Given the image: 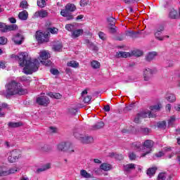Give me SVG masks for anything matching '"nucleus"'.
Here are the masks:
<instances>
[{"mask_svg": "<svg viewBox=\"0 0 180 180\" xmlns=\"http://www.w3.org/2000/svg\"><path fill=\"white\" fill-rule=\"evenodd\" d=\"M48 95L50 98H53L54 99H61L60 93H49Z\"/></svg>", "mask_w": 180, "mask_h": 180, "instance_id": "obj_34", "label": "nucleus"}, {"mask_svg": "<svg viewBox=\"0 0 180 180\" xmlns=\"http://www.w3.org/2000/svg\"><path fill=\"white\" fill-rule=\"evenodd\" d=\"M91 66L94 70H98V68H101V63L98 62V60H92L91 62Z\"/></svg>", "mask_w": 180, "mask_h": 180, "instance_id": "obj_32", "label": "nucleus"}, {"mask_svg": "<svg viewBox=\"0 0 180 180\" xmlns=\"http://www.w3.org/2000/svg\"><path fill=\"white\" fill-rule=\"evenodd\" d=\"M49 131L50 133H57V129L54 127H50Z\"/></svg>", "mask_w": 180, "mask_h": 180, "instance_id": "obj_55", "label": "nucleus"}, {"mask_svg": "<svg viewBox=\"0 0 180 180\" xmlns=\"http://www.w3.org/2000/svg\"><path fill=\"white\" fill-rule=\"evenodd\" d=\"M7 41L8 39L5 37H0V44H5Z\"/></svg>", "mask_w": 180, "mask_h": 180, "instance_id": "obj_52", "label": "nucleus"}, {"mask_svg": "<svg viewBox=\"0 0 180 180\" xmlns=\"http://www.w3.org/2000/svg\"><path fill=\"white\" fill-rule=\"evenodd\" d=\"M77 10V6L73 4H68L65 6V8L61 10L60 15L63 18H66L67 20H72L74 16L70 12H74Z\"/></svg>", "mask_w": 180, "mask_h": 180, "instance_id": "obj_5", "label": "nucleus"}, {"mask_svg": "<svg viewBox=\"0 0 180 180\" xmlns=\"http://www.w3.org/2000/svg\"><path fill=\"white\" fill-rule=\"evenodd\" d=\"M129 159L130 160H136V155L133 153H129Z\"/></svg>", "mask_w": 180, "mask_h": 180, "instance_id": "obj_59", "label": "nucleus"}, {"mask_svg": "<svg viewBox=\"0 0 180 180\" xmlns=\"http://www.w3.org/2000/svg\"><path fill=\"white\" fill-rule=\"evenodd\" d=\"M68 67H71L72 68H78L79 67V63L75 60H70L67 63Z\"/></svg>", "mask_w": 180, "mask_h": 180, "instance_id": "obj_27", "label": "nucleus"}, {"mask_svg": "<svg viewBox=\"0 0 180 180\" xmlns=\"http://www.w3.org/2000/svg\"><path fill=\"white\" fill-rule=\"evenodd\" d=\"M108 22H110V26H114L115 23H116V19L113 17H110L108 18Z\"/></svg>", "mask_w": 180, "mask_h": 180, "instance_id": "obj_43", "label": "nucleus"}, {"mask_svg": "<svg viewBox=\"0 0 180 180\" xmlns=\"http://www.w3.org/2000/svg\"><path fill=\"white\" fill-rule=\"evenodd\" d=\"M50 168H51V165L50 163H46L41 167L38 168L37 169V172H43L44 171H47V169H50Z\"/></svg>", "mask_w": 180, "mask_h": 180, "instance_id": "obj_23", "label": "nucleus"}, {"mask_svg": "<svg viewBox=\"0 0 180 180\" xmlns=\"http://www.w3.org/2000/svg\"><path fill=\"white\" fill-rule=\"evenodd\" d=\"M164 30H165V27H164V25H158L154 30L155 37L158 40H160V41H162V40H164V37L161 35L162 34V32H164Z\"/></svg>", "mask_w": 180, "mask_h": 180, "instance_id": "obj_8", "label": "nucleus"}, {"mask_svg": "<svg viewBox=\"0 0 180 180\" xmlns=\"http://www.w3.org/2000/svg\"><path fill=\"white\" fill-rule=\"evenodd\" d=\"M103 126H105V124L103 123V122H97L94 126V129L95 130L98 129H102V127H103Z\"/></svg>", "mask_w": 180, "mask_h": 180, "instance_id": "obj_37", "label": "nucleus"}, {"mask_svg": "<svg viewBox=\"0 0 180 180\" xmlns=\"http://www.w3.org/2000/svg\"><path fill=\"white\" fill-rule=\"evenodd\" d=\"M23 40H25V37L22 33H18L13 37V41L15 44L20 45L23 43Z\"/></svg>", "mask_w": 180, "mask_h": 180, "instance_id": "obj_14", "label": "nucleus"}, {"mask_svg": "<svg viewBox=\"0 0 180 180\" xmlns=\"http://www.w3.org/2000/svg\"><path fill=\"white\" fill-rule=\"evenodd\" d=\"M89 2V0H81L80 1V6H86L88 5V3Z\"/></svg>", "mask_w": 180, "mask_h": 180, "instance_id": "obj_51", "label": "nucleus"}, {"mask_svg": "<svg viewBox=\"0 0 180 180\" xmlns=\"http://www.w3.org/2000/svg\"><path fill=\"white\" fill-rule=\"evenodd\" d=\"M110 157H115L117 160H119V161H122L123 160V155H119V154H115L112 153L110 154Z\"/></svg>", "mask_w": 180, "mask_h": 180, "instance_id": "obj_38", "label": "nucleus"}, {"mask_svg": "<svg viewBox=\"0 0 180 180\" xmlns=\"http://www.w3.org/2000/svg\"><path fill=\"white\" fill-rule=\"evenodd\" d=\"M58 150L59 151H68L70 154L74 153L72 146L70 143H61L58 145Z\"/></svg>", "mask_w": 180, "mask_h": 180, "instance_id": "obj_10", "label": "nucleus"}, {"mask_svg": "<svg viewBox=\"0 0 180 180\" xmlns=\"http://www.w3.org/2000/svg\"><path fill=\"white\" fill-rule=\"evenodd\" d=\"M52 49L54 51H63V42H61L60 41H54Z\"/></svg>", "mask_w": 180, "mask_h": 180, "instance_id": "obj_17", "label": "nucleus"}, {"mask_svg": "<svg viewBox=\"0 0 180 180\" xmlns=\"http://www.w3.org/2000/svg\"><path fill=\"white\" fill-rule=\"evenodd\" d=\"M27 18H29V13L26 10L20 12L18 14L20 20H27Z\"/></svg>", "mask_w": 180, "mask_h": 180, "instance_id": "obj_19", "label": "nucleus"}, {"mask_svg": "<svg viewBox=\"0 0 180 180\" xmlns=\"http://www.w3.org/2000/svg\"><path fill=\"white\" fill-rule=\"evenodd\" d=\"M136 34L137 32H134V31H127L126 32V35L129 36V37H134V35Z\"/></svg>", "mask_w": 180, "mask_h": 180, "instance_id": "obj_47", "label": "nucleus"}, {"mask_svg": "<svg viewBox=\"0 0 180 180\" xmlns=\"http://www.w3.org/2000/svg\"><path fill=\"white\" fill-rule=\"evenodd\" d=\"M41 64L44 65H46V67H50L51 65V62L50 60L46 59L45 60H41Z\"/></svg>", "mask_w": 180, "mask_h": 180, "instance_id": "obj_44", "label": "nucleus"}, {"mask_svg": "<svg viewBox=\"0 0 180 180\" xmlns=\"http://www.w3.org/2000/svg\"><path fill=\"white\" fill-rule=\"evenodd\" d=\"M125 171H130V169H134V164H129L124 167Z\"/></svg>", "mask_w": 180, "mask_h": 180, "instance_id": "obj_41", "label": "nucleus"}, {"mask_svg": "<svg viewBox=\"0 0 180 180\" xmlns=\"http://www.w3.org/2000/svg\"><path fill=\"white\" fill-rule=\"evenodd\" d=\"M116 56L119 58H127V57H130V53L120 51L117 53Z\"/></svg>", "mask_w": 180, "mask_h": 180, "instance_id": "obj_29", "label": "nucleus"}, {"mask_svg": "<svg viewBox=\"0 0 180 180\" xmlns=\"http://www.w3.org/2000/svg\"><path fill=\"white\" fill-rule=\"evenodd\" d=\"M149 109L151 111L145 110L139 113L134 118V122L135 123H140V120L141 119H146V117H155V114L153 113V112H157V110H160V109H161V104L152 105L149 108Z\"/></svg>", "mask_w": 180, "mask_h": 180, "instance_id": "obj_4", "label": "nucleus"}, {"mask_svg": "<svg viewBox=\"0 0 180 180\" xmlns=\"http://www.w3.org/2000/svg\"><path fill=\"white\" fill-rule=\"evenodd\" d=\"M125 4H134V2H139V0H124Z\"/></svg>", "mask_w": 180, "mask_h": 180, "instance_id": "obj_57", "label": "nucleus"}, {"mask_svg": "<svg viewBox=\"0 0 180 180\" xmlns=\"http://www.w3.org/2000/svg\"><path fill=\"white\" fill-rule=\"evenodd\" d=\"M77 109H75V108H70V109H69V113H70V115H76V114H77Z\"/></svg>", "mask_w": 180, "mask_h": 180, "instance_id": "obj_53", "label": "nucleus"}, {"mask_svg": "<svg viewBox=\"0 0 180 180\" xmlns=\"http://www.w3.org/2000/svg\"><path fill=\"white\" fill-rule=\"evenodd\" d=\"M155 155H156V157L160 158V157H162V155H164V153L163 152H159V153H156Z\"/></svg>", "mask_w": 180, "mask_h": 180, "instance_id": "obj_62", "label": "nucleus"}, {"mask_svg": "<svg viewBox=\"0 0 180 180\" xmlns=\"http://www.w3.org/2000/svg\"><path fill=\"white\" fill-rule=\"evenodd\" d=\"M19 79L21 81V82H27V84H29L32 81V78L29 76H22L19 77Z\"/></svg>", "mask_w": 180, "mask_h": 180, "instance_id": "obj_33", "label": "nucleus"}, {"mask_svg": "<svg viewBox=\"0 0 180 180\" xmlns=\"http://www.w3.org/2000/svg\"><path fill=\"white\" fill-rule=\"evenodd\" d=\"M75 136L82 141L83 144H89V143H92L94 141V138L88 135L75 134Z\"/></svg>", "mask_w": 180, "mask_h": 180, "instance_id": "obj_9", "label": "nucleus"}, {"mask_svg": "<svg viewBox=\"0 0 180 180\" xmlns=\"http://www.w3.org/2000/svg\"><path fill=\"white\" fill-rule=\"evenodd\" d=\"M8 125V127L14 129L15 127H20V126H22V122H9Z\"/></svg>", "mask_w": 180, "mask_h": 180, "instance_id": "obj_36", "label": "nucleus"}, {"mask_svg": "<svg viewBox=\"0 0 180 180\" xmlns=\"http://www.w3.org/2000/svg\"><path fill=\"white\" fill-rule=\"evenodd\" d=\"M152 77H153V70L150 68H146L143 71L144 81H150Z\"/></svg>", "mask_w": 180, "mask_h": 180, "instance_id": "obj_16", "label": "nucleus"}, {"mask_svg": "<svg viewBox=\"0 0 180 180\" xmlns=\"http://www.w3.org/2000/svg\"><path fill=\"white\" fill-rule=\"evenodd\" d=\"M65 29L68 32H71V33H72V32H74L75 29H77V24L76 23L67 24L65 25Z\"/></svg>", "mask_w": 180, "mask_h": 180, "instance_id": "obj_24", "label": "nucleus"}, {"mask_svg": "<svg viewBox=\"0 0 180 180\" xmlns=\"http://www.w3.org/2000/svg\"><path fill=\"white\" fill-rule=\"evenodd\" d=\"M35 37L38 43H47L49 42V35L44 34L43 32H37Z\"/></svg>", "mask_w": 180, "mask_h": 180, "instance_id": "obj_11", "label": "nucleus"}, {"mask_svg": "<svg viewBox=\"0 0 180 180\" xmlns=\"http://www.w3.org/2000/svg\"><path fill=\"white\" fill-rule=\"evenodd\" d=\"M142 131H143L144 134H148L150 129L148 128H143Z\"/></svg>", "mask_w": 180, "mask_h": 180, "instance_id": "obj_58", "label": "nucleus"}, {"mask_svg": "<svg viewBox=\"0 0 180 180\" xmlns=\"http://www.w3.org/2000/svg\"><path fill=\"white\" fill-rule=\"evenodd\" d=\"M11 58H14L18 61L20 67H23L22 72L29 75L33 74L39 70V60L29 58V55L26 52H21L18 55H11Z\"/></svg>", "mask_w": 180, "mask_h": 180, "instance_id": "obj_1", "label": "nucleus"}, {"mask_svg": "<svg viewBox=\"0 0 180 180\" xmlns=\"http://www.w3.org/2000/svg\"><path fill=\"white\" fill-rule=\"evenodd\" d=\"M116 32H117V30H116V27H115V25L111 26V27H110V33H112V34H113L116 33Z\"/></svg>", "mask_w": 180, "mask_h": 180, "instance_id": "obj_54", "label": "nucleus"}, {"mask_svg": "<svg viewBox=\"0 0 180 180\" xmlns=\"http://www.w3.org/2000/svg\"><path fill=\"white\" fill-rule=\"evenodd\" d=\"M169 16L171 19H176L178 18V12L175 9H172L169 12Z\"/></svg>", "mask_w": 180, "mask_h": 180, "instance_id": "obj_31", "label": "nucleus"}, {"mask_svg": "<svg viewBox=\"0 0 180 180\" xmlns=\"http://www.w3.org/2000/svg\"><path fill=\"white\" fill-rule=\"evenodd\" d=\"M51 72L53 75H58V70L57 69H51Z\"/></svg>", "mask_w": 180, "mask_h": 180, "instance_id": "obj_56", "label": "nucleus"}, {"mask_svg": "<svg viewBox=\"0 0 180 180\" xmlns=\"http://www.w3.org/2000/svg\"><path fill=\"white\" fill-rule=\"evenodd\" d=\"M157 57V52L153 51L148 53L146 56V61H153Z\"/></svg>", "mask_w": 180, "mask_h": 180, "instance_id": "obj_22", "label": "nucleus"}, {"mask_svg": "<svg viewBox=\"0 0 180 180\" xmlns=\"http://www.w3.org/2000/svg\"><path fill=\"white\" fill-rule=\"evenodd\" d=\"M10 23H16V19L15 18H9Z\"/></svg>", "mask_w": 180, "mask_h": 180, "instance_id": "obj_61", "label": "nucleus"}, {"mask_svg": "<svg viewBox=\"0 0 180 180\" xmlns=\"http://www.w3.org/2000/svg\"><path fill=\"white\" fill-rule=\"evenodd\" d=\"M47 16H49V13L47 12V11L41 10L35 12L32 18H34V19L37 18H40V19H43L44 18H47Z\"/></svg>", "mask_w": 180, "mask_h": 180, "instance_id": "obj_13", "label": "nucleus"}, {"mask_svg": "<svg viewBox=\"0 0 180 180\" xmlns=\"http://www.w3.org/2000/svg\"><path fill=\"white\" fill-rule=\"evenodd\" d=\"M168 176L169 179H167V177ZM158 180H171V176L167 174V173L165 172H162L160 174H159L158 176Z\"/></svg>", "mask_w": 180, "mask_h": 180, "instance_id": "obj_26", "label": "nucleus"}, {"mask_svg": "<svg viewBox=\"0 0 180 180\" xmlns=\"http://www.w3.org/2000/svg\"><path fill=\"white\" fill-rule=\"evenodd\" d=\"M100 169L105 172L110 171V169H112V165L107 163H103L100 165Z\"/></svg>", "mask_w": 180, "mask_h": 180, "instance_id": "obj_25", "label": "nucleus"}, {"mask_svg": "<svg viewBox=\"0 0 180 180\" xmlns=\"http://www.w3.org/2000/svg\"><path fill=\"white\" fill-rule=\"evenodd\" d=\"M132 109H134V104H130L124 108V112H130V110H132Z\"/></svg>", "mask_w": 180, "mask_h": 180, "instance_id": "obj_42", "label": "nucleus"}, {"mask_svg": "<svg viewBox=\"0 0 180 180\" xmlns=\"http://www.w3.org/2000/svg\"><path fill=\"white\" fill-rule=\"evenodd\" d=\"M101 171H102V169H101V168H100V169H94V172H96V174L97 175L101 174Z\"/></svg>", "mask_w": 180, "mask_h": 180, "instance_id": "obj_63", "label": "nucleus"}, {"mask_svg": "<svg viewBox=\"0 0 180 180\" xmlns=\"http://www.w3.org/2000/svg\"><path fill=\"white\" fill-rule=\"evenodd\" d=\"M91 99H92V97L91 96H87L84 98V103H89L91 102Z\"/></svg>", "mask_w": 180, "mask_h": 180, "instance_id": "obj_49", "label": "nucleus"}, {"mask_svg": "<svg viewBox=\"0 0 180 180\" xmlns=\"http://www.w3.org/2000/svg\"><path fill=\"white\" fill-rule=\"evenodd\" d=\"M165 99L168 102H170L171 103H172V102H175L176 101V97L174 96V94H171L168 92L165 95Z\"/></svg>", "mask_w": 180, "mask_h": 180, "instance_id": "obj_20", "label": "nucleus"}, {"mask_svg": "<svg viewBox=\"0 0 180 180\" xmlns=\"http://www.w3.org/2000/svg\"><path fill=\"white\" fill-rule=\"evenodd\" d=\"M16 172H18V167H16L8 169L5 165H0V176H8V175L16 174Z\"/></svg>", "mask_w": 180, "mask_h": 180, "instance_id": "obj_6", "label": "nucleus"}, {"mask_svg": "<svg viewBox=\"0 0 180 180\" xmlns=\"http://www.w3.org/2000/svg\"><path fill=\"white\" fill-rule=\"evenodd\" d=\"M80 175L82 178H86V179H89L92 177V175L91 174L88 173L86 170L85 169H82L80 171Z\"/></svg>", "mask_w": 180, "mask_h": 180, "instance_id": "obj_30", "label": "nucleus"}, {"mask_svg": "<svg viewBox=\"0 0 180 180\" xmlns=\"http://www.w3.org/2000/svg\"><path fill=\"white\" fill-rule=\"evenodd\" d=\"M158 127L159 129H165L167 127V122L165 121H161L158 123Z\"/></svg>", "mask_w": 180, "mask_h": 180, "instance_id": "obj_39", "label": "nucleus"}, {"mask_svg": "<svg viewBox=\"0 0 180 180\" xmlns=\"http://www.w3.org/2000/svg\"><path fill=\"white\" fill-rule=\"evenodd\" d=\"M174 122H175V117L172 116L168 120V126H172V124H174Z\"/></svg>", "mask_w": 180, "mask_h": 180, "instance_id": "obj_50", "label": "nucleus"}, {"mask_svg": "<svg viewBox=\"0 0 180 180\" xmlns=\"http://www.w3.org/2000/svg\"><path fill=\"white\" fill-rule=\"evenodd\" d=\"M49 32L51 33V34H57L58 33V29L56 27L50 28Z\"/></svg>", "mask_w": 180, "mask_h": 180, "instance_id": "obj_46", "label": "nucleus"}, {"mask_svg": "<svg viewBox=\"0 0 180 180\" xmlns=\"http://www.w3.org/2000/svg\"><path fill=\"white\" fill-rule=\"evenodd\" d=\"M132 56H134L135 57H140L141 56H143V51L139 50V49H136L132 51L131 52Z\"/></svg>", "mask_w": 180, "mask_h": 180, "instance_id": "obj_35", "label": "nucleus"}, {"mask_svg": "<svg viewBox=\"0 0 180 180\" xmlns=\"http://www.w3.org/2000/svg\"><path fill=\"white\" fill-rule=\"evenodd\" d=\"M82 34H84V30L82 29H75L72 33H71V37L72 39H77V37H79V36H82Z\"/></svg>", "mask_w": 180, "mask_h": 180, "instance_id": "obj_18", "label": "nucleus"}, {"mask_svg": "<svg viewBox=\"0 0 180 180\" xmlns=\"http://www.w3.org/2000/svg\"><path fill=\"white\" fill-rule=\"evenodd\" d=\"M39 57V60L41 62L44 61L45 60H48L49 58H50V53H49V52L46 51H42L40 52Z\"/></svg>", "mask_w": 180, "mask_h": 180, "instance_id": "obj_21", "label": "nucleus"}, {"mask_svg": "<svg viewBox=\"0 0 180 180\" xmlns=\"http://www.w3.org/2000/svg\"><path fill=\"white\" fill-rule=\"evenodd\" d=\"M155 171H157V167H150L149 169H148L146 174L148 176H150V178H151V176H154V174H155Z\"/></svg>", "mask_w": 180, "mask_h": 180, "instance_id": "obj_28", "label": "nucleus"}, {"mask_svg": "<svg viewBox=\"0 0 180 180\" xmlns=\"http://www.w3.org/2000/svg\"><path fill=\"white\" fill-rule=\"evenodd\" d=\"M24 95L25 90L22 89L20 84L15 81H11L6 86V91L4 95L6 98L9 96H13V95Z\"/></svg>", "mask_w": 180, "mask_h": 180, "instance_id": "obj_2", "label": "nucleus"}, {"mask_svg": "<svg viewBox=\"0 0 180 180\" xmlns=\"http://www.w3.org/2000/svg\"><path fill=\"white\" fill-rule=\"evenodd\" d=\"M154 147V142L151 140H146L143 145L141 142H135L132 143V148L136 151H143L144 153L141 155V157H144L146 154H150Z\"/></svg>", "mask_w": 180, "mask_h": 180, "instance_id": "obj_3", "label": "nucleus"}, {"mask_svg": "<svg viewBox=\"0 0 180 180\" xmlns=\"http://www.w3.org/2000/svg\"><path fill=\"white\" fill-rule=\"evenodd\" d=\"M104 110H105V112H109L110 110V106L105 105L104 106Z\"/></svg>", "mask_w": 180, "mask_h": 180, "instance_id": "obj_60", "label": "nucleus"}, {"mask_svg": "<svg viewBox=\"0 0 180 180\" xmlns=\"http://www.w3.org/2000/svg\"><path fill=\"white\" fill-rule=\"evenodd\" d=\"M18 29V25L15 24L9 25H6L4 24V27L1 30V32L3 33H6L7 32H12L13 30H16Z\"/></svg>", "mask_w": 180, "mask_h": 180, "instance_id": "obj_15", "label": "nucleus"}, {"mask_svg": "<svg viewBox=\"0 0 180 180\" xmlns=\"http://www.w3.org/2000/svg\"><path fill=\"white\" fill-rule=\"evenodd\" d=\"M175 110H177V112H180V105H176L174 106Z\"/></svg>", "mask_w": 180, "mask_h": 180, "instance_id": "obj_64", "label": "nucleus"}, {"mask_svg": "<svg viewBox=\"0 0 180 180\" xmlns=\"http://www.w3.org/2000/svg\"><path fill=\"white\" fill-rule=\"evenodd\" d=\"M37 5L39 8H44L46 6V0H37Z\"/></svg>", "mask_w": 180, "mask_h": 180, "instance_id": "obj_40", "label": "nucleus"}, {"mask_svg": "<svg viewBox=\"0 0 180 180\" xmlns=\"http://www.w3.org/2000/svg\"><path fill=\"white\" fill-rule=\"evenodd\" d=\"M98 37L101 40H106V34H105V33H103V32H98Z\"/></svg>", "mask_w": 180, "mask_h": 180, "instance_id": "obj_45", "label": "nucleus"}, {"mask_svg": "<svg viewBox=\"0 0 180 180\" xmlns=\"http://www.w3.org/2000/svg\"><path fill=\"white\" fill-rule=\"evenodd\" d=\"M20 6L22 8V9H27V1H22Z\"/></svg>", "mask_w": 180, "mask_h": 180, "instance_id": "obj_48", "label": "nucleus"}, {"mask_svg": "<svg viewBox=\"0 0 180 180\" xmlns=\"http://www.w3.org/2000/svg\"><path fill=\"white\" fill-rule=\"evenodd\" d=\"M37 103L41 106H47L50 103V99L47 96H40L37 98Z\"/></svg>", "mask_w": 180, "mask_h": 180, "instance_id": "obj_12", "label": "nucleus"}, {"mask_svg": "<svg viewBox=\"0 0 180 180\" xmlns=\"http://www.w3.org/2000/svg\"><path fill=\"white\" fill-rule=\"evenodd\" d=\"M20 158H22V152L15 149L8 153V161L13 164L19 161Z\"/></svg>", "mask_w": 180, "mask_h": 180, "instance_id": "obj_7", "label": "nucleus"}]
</instances>
